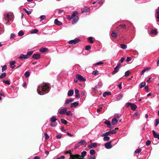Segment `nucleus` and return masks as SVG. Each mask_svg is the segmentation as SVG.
Masks as SVG:
<instances>
[{
  "label": "nucleus",
  "mask_w": 159,
  "mask_h": 159,
  "mask_svg": "<svg viewBox=\"0 0 159 159\" xmlns=\"http://www.w3.org/2000/svg\"><path fill=\"white\" fill-rule=\"evenodd\" d=\"M80 146V144L79 142H78L75 144V145L74 146V148L75 149H76L79 147Z\"/></svg>",
  "instance_id": "32"
},
{
  "label": "nucleus",
  "mask_w": 159,
  "mask_h": 159,
  "mask_svg": "<svg viewBox=\"0 0 159 159\" xmlns=\"http://www.w3.org/2000/svg\"><path fill=\"white\" fill-rule=\"evenodd\" d=\"M55 24L57 25H60L62 24V23L58 20L57 19H55L54 20Z\"/></svg>",
  "instance_id": "18"
},
{
  "label": "nucleus",
  "mask_w": 159,
  "mask_h": 159,
  "mask_svg": "<svg viewBox=\"0 0 159 159\" xmlns=\"http://www.w3.org/2000/svg\"><path fill=\"white\" fill-rule=\"evenodd\" d=\"M89 11V8H84L83 9V10L82 11V13H85L88 12V11Z\"/></svg>",
  "instance_id": "30"
},
{
  "label": "nucleus",
  "mask_w": 159,
  "mask_h": 159,
  "mask_svg": "<svg viewBox=\"0 0 159 159\" xmlns=\"http://www.w3.org/2000/svg\"><path fill=\"white\" fill-rule=\"evenodd\" d=\"M15 63L16 62L14 61H11L10 62L9 64L11 66V68L12 69H13L15 68Z\"/></svg>",
  "instance_id": "15"
},
{
  "label": "nucleus",
  "mask_w": 159,
  "mask_h": 159,
  "mask_svg": "<svg viewBox=\"0 0 159 159\" xmlns=\"http://www.w3.org/2000/svg\"><path fill=\"white\" fill-rule=\"evenodd\" d=\"M74 90H69L68 92L67 95L69 96H71L73 94Z\"/></svg>",
  "instance_id": "20"
},
{
  "label": "nucleus",
  "mask_w": 159,
  "mask_h": 159,
  "mask_svg": "<svg viewBox=\"0 0 159 159\" xmlns=\"http://www.w3.org/2000/svg\"><path fill=\"white\" fill-rule=\"evenodd\" d=\"M103 140L105 141H108L110 139V137L108 136H103Z\"/></svg>",
  "instance_id": "29"
},
{
  "label": "nucleus",
  "mask_w": 159,
  "mask_h": 159,
  "mask_svg": "<svg viewBox=\"0 0 159 159\" xmlns=\"http://www.w3.org/2000/svg\"><path fill=\"white\" fill-rule=\"evenodd\" d=\"M46 17L44 15H42L40 16V21H42L46 18Z\"/></svg>",
  "instance_id": "43"
},
{
  "label": "nucleus",
  "mask_w": 159,
  "mask_h": 159,
  "mask_svg": "<svg viewBox=\"0 0 159 159\" xmlns=\"http://www.w3.org/2000/svg\"><path fill=\"white\" fill-rule=\"evenodd\" d=\"M29 58V57H27V55H26L21 54L20 55V56L19 57V58L21 59V60H23L24 59H26Z\"/></svg>",
  "instance_id": "11"
},
{
  "label": "nucleus",
  "mask_w": 159,
  "mask_h": 159,
  "mask_svg": "<svg viewBox=\"0 0 159 159\" xmlns=\"http://www.w3.org/2000/svg\"><path fill=\"white\" fill-rule=\"evenodd\" d=\"M91 48V46L89 45H87L85 47V50H89Z\"/></svg>",
  "instance_id": "64"
},
{
  "label": "nucleus",
  "mask_w": 159,
  "mask_h": 159,
  "mask_svg": "<svg viewBox=\"0 0 159 159\" xmlns=\"http://www.w3.org/2000/svg\"><path fill=\"white\" fill-rule=\"evenodd\" d=\"M118 116V115L117 114L115 116L116 118L115 117L112 119L111 120V123L113 125H115L117 124L118 122V120L117 119H118L119 118V116Z\"/></svg>",
  "instance_id": "5"
},
{
  "label": "nucleus",
  "mask_w": 159,
  "mask_h": 159,
  "mask_svg": "<svg viewBox=\"0 0 159 159\" xmlns=\"http://www.w3.org/2000/svg\"><path fill=\"white\" fill-rule=\"evenodd\" d=\"M120 46L121 48L124 49H125L127 47V45L124 44H121Z\"/></svg>",
  "instance_id": "36"
},
{
  "label": "nucleus",
  "mask_w": 159,
  "mask_h": 159,
  "mask_svg": "<svg viewBox=\"0 0 159 159\" xmlns=\"http://www.w3.org/2000/svg\"><path fill=\"white\" fill-rule=\"evenodd\" d=\"M111 143V141H110L108 143H106L104 144L105 147L108 149H110L112 147V145Z\"/></svg>",
  "instance_id": "9"
},
{
  "label": "nucleus",
  "mask_w": 159,
  "mask_h": 159,
  "mask_svg": "<svg viewBox=\"0 0 159 159\" xmlns=\"http://www.w3.org/2000/svg\"><path fill=\"white\" fill-rule=\"evenodd\" d=\"M38 31L39 30L37 29H35L34 30H32L31 32V33L32 34H35L37 33Z\"/></svg>",
  "instance_id": "50"
},
{
  "label": "nucleus",
  "mask_w": 159,
  "mask_h": 159,
  "mask_svg": "<svg viewBox=\"0 0 159 159\" xmlns=\"http://www.w3.org/2000/svg\"><path fill=\"white\" fill-rule=\"evenodd\" d=\"M66 114L67 116H72V114L71 111H67L66 112Z\"/></svg>",
  "instance_id": "27"
},
{
  "label": "nucleus",
  "mask_w": 159,
  "mask_h": 159,
  "mask_svg": "<svg viewBox=\"0 0 159 159\" xmlns=\"http://www.w3.org/2000/svg\"><path fill=\"white\" fill-rule=\"evenodd\" d=\"M44 135L45 136V139L46 140H47L49 138V137L47 133H45Z\"/></svg>",
  "instance_id": "55"
},
{
  "label": "nucleus",
  "mask_w": 159,
  "mask_h": 159,
  "mask_svg": "<svg viewBox=\"0 0 159 159\" xmlns=\"http://www.w3.org/2000/svg\"><path fill=\"white\" fill-rule=\"evenodd\" d=\"M92 38L91 37H90L89 38L88 40L89 42L91 43H93V41L92 40Z\"/></svg>",
  "instance_id": "54"
},
{
  "label": "nucleus",
  "mask_w": 159,
  "mask_h": 159,
  "mask_svg": "<svg viewBox=\"0 0 159 159\" xmlns=\"http://www.w3.org/2000/svg\"><path fill=\"white\" fill-rule=\"evenodd\" d=\"M73 101H74V99H67L65 103V106H66L67 104L70 103L71 102H73Z\"/></svg>",
  "instance_id": "17"
},
{
  "label": "nucleus",
  "mask_w": 159,
  "mask_h": 159,
  "mask_svg": "<svg viewBox=\"0 0 159 159\" xmlns=\"http://www.w3.org/2000/svg\"><path fill=\"white\" fill-rule=\"evenodd\" d=\"M75 97L77 98H79L80 96L79 95V91L77 89L75 88Z\"/></svg>",
  "instance_id": "12"
},
{
  "label": "nucleus",
  "mask_w": 159,
  "mask_h": 159,
  "mask_svg": "<svg viewBox=\"0 0 159 159\" xmlns=\"http://www.w3.org/2000/svg\"><path fill=\"white\" fill-rule=\"evenodd\" d=\"M97 143H91L89 144L88 147L89 148L91 149L93 148H95L97 147Z\"/></svg>",
  "instance_id": "10"
},
{
  "label": "nucleus",
  "mask_w": 159,
  "mask_h": 159,
  "mask_svg": "<svg viewBox=\"0 0 159 159\" xmlns=\"http://www.w3.org/2000/svg\"><path fill=\"white\" fill-rule=\"evenodd\" d=\"M3 32V28L1 26V25H0V34L2 33Z\"/></svg>",
  "instance_id": "60"
},
{
  "label": "nucleus",
  "mask_w": 159,
  "mask_h": 159,
  "mask_svg": "<svg viewBox=\"0 0 159 159\" xmlns=\"http://www.w3.org/2000/svg\"><path fill=\"white\" fill-rule=\"evenodd\" d=\"M76 77L77 79L80 81L84 82L86 81V79L80 75H77L76 76Z\"/></svg>",
  "instance_id": "7"
},
{
  "label": "nucleus",
  "mask_w": 159,
  "mask_h": 159,
  "mask_svg": "<svg viewBox=\"0 0 159 159\" xmlns=\"http://www.w3.org/2000/svg\"><path fill=\"white\" fill-rule=\"evenodd\" d=\"M115 129L114 130H113L111 131H110V134H115L116 133V129Z\"/></svg>",
  "instance_id": "61"
},
{
  "label": "nucleus",
  "mask_w": 159,
  "mask_h": 159,
  "mask_svg": "<svg viewBox=\"0 0 159 159\" xmlns=\"http://www.w3.org/2000/svg\"><path fill=\"white\" fill-rule=\"evenodd\" d=\"M111 95V93L110 92H104L103 94V96L104 97H106L107 95Z\"/></svg>",
  "instance_id": "25"
},
{
  "label": "nucleus",
  "mask_w": 159,
  "mask_h": 159,
  "mask_svg": "<svg viewBox=\"0 0 159 159\" xmlns=\"http://www.w3.org/2000/svg\"><path fill=\"white\" fill-rule=\"evenodd\" d=\"M151 142L149 140H147L146 142V145L147 146L151 144Z\"/></svg>",
  "instance_id": "63"
},
{
  "label": "nucleus",
  "mask_w": 159,
  "mask_h": 159,
  "mask_svg": "<svg viewBox=\"0 0 159 159\" xmlns=\"http://www.w3.org/2000/svg\"><path fill=\"white\" fill-rule=\"evenodd\" d=\"M57 123L56 122H52L51 124L50 125L52 127H54L57 125Z\"/></svg>",
  "instance_id": "49"
},
{
  "label": "nucleus",
  "mask_w": 159,
  "mask_h": 159,
  "mask_svg": "<svg viewBox=\"0 0 159 159\" xmlns=\"http://www.w3.org/2000/svg\"><path fill=\"white\" fill-rule=\"evenodd\" d=\"M79 20V18L78 17L76 16L75 17L73 20L72 23L73 24H74L75 23H76Z\"/></svg>",
  "instance_id": "28"
},
{
  "label": "nucleus",
  "mask_w": 159,
  "mask_h": 159,
  "mask_svg": "<svg viewBox=\"0 0 159 159\" xmlns=\"http://www.w3.org/2000/svg\"><path fill=\"white\" fill-rule=\"evenodd\" d=\"M159 123V119L155 120V126H157Z\"/></svg>",
  "instance_id": "41"
},
{
  "label": "nucleus",
  "mask_w": 159,
  "mask_h": 159,
  "mask_svg": "<svg viewBox=\"0 0 159 159\" xmlns=\"http://www.w3.org/2000/svg\"><path fill=\"white\" fill-rule=\"evenodd\" d=\"M92 74L95 75H97L98 74V71L97 70H95L93 72Z\"/></svg>",
  "instance_id": "51"
},
{
  "label": "nucleus",
  "mask_w": 159,
  "mask_h": 159,
  "mask_svg": "<svg viewBox=\"0 0 159 159\" xmlns=\"http://www.w3.org/2000/svg\"><path fill=\"white\" fill-rule=\"evenodd\" d=\"M152 132L154 137L155 138H157L159 140V134H157L154 130H153Z\"/></svg>",
  "instance_id": "19"
},
{
  "label": "nucleus",
  "mask_w": 159,
  "mask_h": 159,
  "mask_svg": "<svg viewBox=\"0 0 159 159\" xmlns=\"http://www.w3.org/2000/svg\"><path fill=\"white\" fill-rule=\"evenodd\" d=\"M80 157V156L78 154H76L75 155V158H74V159H83L82 158H79Z\"/></svg>",
  "instance_id": "53"
},
{
  "label": "nucleus",
  "mask_w": 159,
  "mask_h": 159,
  "mask_svg": "<svg viewBox=\"0 0 159 159\" xmlns=\"http://www.w3.org/2000/svg\"><path fill=\"white\" fill-rule=\"evenodd\" d=\"M78 14V12L77 11H74L73 12L71 15H68L67 17V19L68 20H71L74 18Z\"/></svg>",
  "instance_id": "2"
},
{
  "label": "nucleus",
  "mask_w": 159,
  "mask_h": 159,
  "mask_svg": "<svg viewBox=\"0 0 159 159\" xmlns=\"http://www.w3.org/2000/svg\"><path fill=\"white\" fill-rule=\"evenodd\" d=\"M5 19L6 20H11L13 17V15L11 13H7L4 15Z\"/></svg>",
  "instance_id": "4"
},
{
  "label": "nucleus",
  "mask_w": 159,
  "mask_h": 159,
  "mask_svg": "<svg viewBox=\"0 0 159 159\" xmlns=\"http://www.w3.org/2000/svg\"><path fill=\"white\" fill-rule=\"evenodd\" d=\"M57 120V119L55 116L52 117L50 120L51 122H55Z\"/></svg>",
  "instance_id": "26"
},
{
  "label": "nucleus",
  "mask_w": 159,
  "mask_h": 159,
  "mask_svg": "<svg viewBox=\"0 0 159 159\" xmlns=\"http://www.w3.org/2000/svg\"><path fill=\"white\" fill-rule=\"evenodd\" d=\"M95 151L94 150L91 149L90 150V153L91 155H93L95 153Z\"/></svg>",
  "instance_id": "42"
},
{
  "label": "nucleus",
  "mask_w": 159,
  "mask_h": 159,
  "mask_svg": "<svg viewBox=\"0 0 159 159\" xmlns=\"http://www.w3.org/2000/svg\"><path fill=\"white\" fill-rule=\"evenodd\" d=\"M79 104V102L78 101L72 103L70 106L71 108L74 107L78 106Z\"/></svg>",
  "instance_id": "14"
},
{
  "label": "nucleus",
  "mask_w": 159,
  "mask_h": 159,
  "mask_svg": "<svg viewBox=\"0 0 159 159\" xmlns=\"http://www.w3.org/2000/svg\"><path fill=\"white\" fill-rule=\"evenodd\" d=\"M87 154V152L85 151H84L81 152V156L82 157H84Z\"/></svg>",
  "instance_id": "35"
},
{
  "label": "nucleus",
  "mask_w": 159,
  "mask_h": 159,
  "mask_svg": "<svg viewBox=\"0 0 159 159\" xmlns=\"http://www.w3.org/2000/svg\"><path fill=\"white\" fill-rule=\"evenodd\" d=\"M80 41L79 39L77 38H75L74 39L71 40L69 41L68 43L71 44H75Z\"/></svg>",
  "instance_id": "6"
},
{
  "label": "nucleus",
  "mask_w": 159,
  "mask_h": 159,
  "mask_svg": "<svg viewBox=\"0 0 159 159\" xmlns=\"http://www.w3.org/2000/svg\"><path fill=\"white\" fill-rule=\"evenodd\" d=\"M102 84L101 82H99L98 83V85H97V88H99L100 87H101L102 86Z\"/></svg>",
  "instance_id": "57"
},
{
  "label": "nucleus",
  "mask_w": 159,
  "mask_h": 159,
  "mask_svg": "<svg viewBox=\"0 0 159 159\" xmlns=\"http://www.w3.org/2000/svg\"><path fill=\"white\" fill-rule=\"evenodd\" d=\"M3 83H5L6 84H7L8 85H9L10 84V82L8 80H3Z\"/></svg>",
  "instance_id": "52"
},
{
  "label": "nucleus",
  "mask_w": 159,
  "mask_h": 159,
  "mask_svg": "<svg viewBox=\"0 0 159 159\" xmlns=\"http://www.w3.org/2000/svg\"><path fill=\"white\" fill-rule=\"evenodd\" d=\"M6 74L5 73H3L0 75V79H2L6 76Z\"/></svg>",
  "instance_id": "33"
},
{
  "label": "nucleus",
  "mask_w": 159,
  "mask_h": 159,
  "mask_svg": "<svg viewBox=\"0 0 159 159\" xmlns=\"http://www.w3.org/2000/svg\"><path fill=\"white\" fill-rule=\"evenodd\" d=\"M25 75L27 78L29 77L30 75V72L29 71H26L25 73Z\"/></svg>",
  "instance_id": "38"
},
{
  "label": "nucleus",
  "mask_w": 159,
  "mask_h": 159,
  "mask_svg": "<svg viewBox=\"0 0 159 159\" xmlns=\"http://www.w3.org/2000/svg\"><path fill=\"white\" fill-rule=\"evenodd\" d=\"M117 33H116L115 31H113L112 32L111 35L112 37L114 38L115 39H116L117 37Z\"/></svg>",
  "instance_id": "24"
},
{
  "label": "nucleus",
  "mask_w": 159,
  "mask_h": 159,
  "mask_svg": "<svg viewBox=\"0 0 159 159\" xmlns=\"http://www.w3.org/2000/svg\"><path fill=\"white\" fill-rule=\"evenodd\" d=\"M61 122L62 123L65 124H66L67 123V121L64 119H61Z\"/></svg>",
  "instance_id": "48"
},
{
  "label": "nucleus",
  "mask_w": 159,
  "mask_h": 159,
  "mask_svg": "<svg viewBox=\"0 0 159 159\" xmlns=\"http://www.w3.org/2000/svg\"><path fill=\"white\" fill-rule=\"evenodd\" d=\"M104 1V0H98V3L99 4L102 5Z\"/></svg>",
  "instance_id": "44"
},
{
  "label": "nucleus",
  "mask_w": 159,
  "mask_h": 159,
  "mask_svg": "<svg viewBox=\"0 0 159 159\" xmlns=\"http://www.w3.org/2000/svg\"><path fill=\"white\" fill-rule=\"evenodd\" d=\"M46 50V48H42L40 50V52L43 53L45 52Z\"/></svg>",
  "instance_id": "39"
},
{
  "label": "nucleus",
  "mask_w": 159,
  "mask_h": 159,
  "mask_svg": "<svg viewBox=\"0 0 159 159\" xmlns=\"http://www.w3.org/2000/svg\"><path fill=\"white\" fill-rule=\"evenodd\" d=\"M16 35L15 34L12 33L10 35V39H13L15 37Z\"/></svg>",
  "instance_id": "58"
},
{
  "label": "nucleus",
  "mask_w": 159,
  "mask_h": 159,
  "mask_svg": "<svg viewBox=\"0 0 159 159\" xmlns=\"http://www.w3.org/2000/svg\"><path fill=\"white\" fill-rule=\"evenodd\" d=\"M80 144L81 145H86L87 144V142L84 140H81L80 142H79Z\"/></svg>",
  "instance_id": "23"
},
{
  "label": "nucleus",
  "mask_w": 159,
  "mask_h": 159,
  "mask_svg": "<svg viewBox=\"0 0 159 159\" xmlns=\"http://www.w3.org/2000/svg\"><path fill=\"white\" fill-rule=\"evenodd\" d=\"M40 55L38 53L34 54L33 55L32 58L35 59H38L40 58Z\"/></svg>",
  "instance_id": "13"
},
{
  "label": "nucleus",
  "mask_w": 159,
  "mask_h": 159,
  "mask_svg": "<svg viewBox=\"0 0 159 159\" xmlns=\"http://www.w3.org/2000/svg\"><path fill=\"white\" fill-rule=\"evenodd\" d=\"M33 52V51H28L27 52V54L26 55H27V57H28V56H31Z\"/></svg>",
  "instance_id": "37"
},
{
  "label": "nucleus",
  "mask_w": 159,
  "mask_h": 159,
  "mask_svg": "<svg viewBox=\"0 0 159 159\" xmlns=\"http://www.w3.org/2000/svg\"><path fill=\"white\" fill-rule=\"evenodd\" d=\"M50 88L46 84H45L43 85H39L37 89L38 93L40 95H44L49 92Z\"/></svg>",
  "instance_id": "1"
},
{
  "label": "nucleus",
  "mask_w": 159,
  "mask_h": 159,
  "mask_svg": "<svg viewBox=\"0 0 159 159\" xmlns=\"http://www.w3.org/2000/svg\"><path fill=\"white\" fill-rule=\"evenodd\" d=\"M151 33L152 34H157V30L156 29H154L151 31Z\"/></svg>",
  "instance_id": "31"
},
{
  "label": "nucleus",
  "mask_w": 159,
  "mask_h": 159,
  "mask_svg": "<svg viewBox=\"0 0 159 159\" xmlns=\"http://www.w3.org/2000/svg\"><path fill=\"white\" fill-rule=\"evenodd\" d=\"M23 10L25 11V12L27 13V14L28 15L30 14L31 13V11H28L27 9L25 8L23 9Z\"/></svg>",
  "instance_id": "34"
},
{
  "label": "nucleus",
  "mask_w": 159,
  "mask_h": 159,
  "mask_svg": "<svg viewBox=\"0 0 159 159\" xmlns=\"http://www.w3.org/2000/svg\"><path fill=\"white\" fill-rule=\"evenodd\" d=\"M146 83L145 82H142L141 83L140 88H142L145 86Z\"/></svg>",
  "instance_id": "47"
},
{
  "label": "nucleus",
  "mask_w": 159,
  "mask_h": 159,
  "mask_svg": "<svg viewBox=\"0 0 159 159\" xmlns=\"http://www.w3.org/2000/svg\"><path fill=\"white\" fill-rule=\"evenodd\" d=\"M121 66V64L120 63H117L116 66L114 68V71L111 73L112 75H114L116 73L118 72Z\"/></svg>",
  "instance_id": "3"
},
{
  "label": "nucleus",
  "mask_w": 159,
  "mask_h": 159,
  "mask_svg": "<svg viewBox=\"0 0 159 159\" xmlns=\"http://www.w3.org/2000/svg\"><path fill=\"white\" fill-rule=\"evenodd\" d=\"M137 106L135 105L134 103H132L131 108L132 110L134 111L137 108Z\"/></svg>",
  "instance_id": "22"
},
{
  "label": "nucleus",
  "mask_w": 159,
  "mask_h": 159,
  "mask_svg": "<svg viewBox=\"0 0 159 159\" xmlns=\"http://www.w3.org/2000/svg\"><path fill=\"white\" fill-rule=\"evenodd\" d=\"M130 74V73L129 72V71L128 70V71H126L125 73V75L126 76H128Z\"/></svg>",
  "instance_id": "56"
},
{
  "label": "nucleus",
  "mask_w": 159,
  "mask_h": 159,
  "mask_svg": "<svg viewBox=\"0 0 159 159\" xmlns=\"http://www.w3.org/2000/svg\"><path fill=\"white\" fill-rule=\"evenodd\" d=\"M18 36H20L24 35V32L22 30H20L18 33Z\"/></svg>",
  "instance_id": "45"
},
{
  "label": "nucleus",
  "mask_w": 159,
  "mask_h": 159,
  "mask_svg": "<svg viewBox=\"0 0 159 159\" xmlns=\"http://www.w3.org/2000/svg\"><path fill=\"white\" fill-rule=\"evenodd\" d=\"M110 134V131L107 132L105 133H103L102 132L101 133V135L102 137L105 136H108Z\"/></svg>",
  "instance_id": "21"
},
{
  "label": "nucleus",
  "mask_w": 159,
  "mask_h": 159,
  "mask_svg": "<svg viewBox=\"0 0 159 159\" xmlns=\"http://www.w3.org/2000/svg\"><path fill=\"white\" fill-rule=\"evenodd\" d=\"M122 97H123V95H122L121 94L120 95L118 96L116 98L118 100H120L122 98Z\"/></svg>",
  "instance_id": "62"
},
{
  "label": "nucleus",
  "mask_w": 159,
  "mask_h": 159,
  "mask_svg": "<svg viewBox=\"0 0 159 159\" xmlns=\"http://www.w3.org/2000/svg\"><path fill=\"white\" fill-rule=\"evenodd\" d=\"M67 111V109L66 108H62L61 109H59L58 112L59 114L61 115H63L66 114Z\"/></svg>",
  "instance_id": "8"
},
{
  "label": "nucleus",
  "mask_w": 159,
  "mask_h": 159,
  "mask_svg": "<svg viewBox=\"0 0 159 159\" xmlns=\"http://www.w3.org/2000/svg\"><path fill=\"white\" fill-rule=\"evenodd\" d=\"M7 66L6 65H4L3 66H2V71L3 72L4 71L7 69Z\"/></svg>",
  "instance_id": "40"
},
{
  "label": "nucleus",
  "mask_w": 159,
  "mask_h": 159,
  "mask_svg": "<svg viewBox=\"0 0 159 159\" xmlns=\"http://www.w3.org/2000/svg\"><path fill=\"white\" fill-rule=\"evenodd\" d=\"M105 124L107 125V127L110 128L111 129H112V127L111 126L110 122L107 120H106L104 121Z\"/></svg>",
  "instance_id": "16"
},
{
  "label": "nucleus",
  "mask_w": 159,
  "mask_h": 159,
  "mask_svg": "<svg viewBox=\"0 0 159 159\" xmlns=\"http://www.w3.org/2000/svg\"><path fill=\"white\" fill-rule=\"evenodd\" d=\"M141 151V149L140 148L137 149L135 151V153L136 154H139V152Z\"/></svg>",
  "instance_id": "46"
},
{
  "label": "nucleus",
  "mask_w": 159,
  "mask_h": 159,
  "mask_svg": "<svg viewBox=\"0 0 159 159\" xmlns=\"http://www.w3.org/2000/svg\"><path fill=\"white\" fill-rule=\"evenodd\" d=\"M62 136V134H59L56 136V137L57 139H61Z\"/></svg>",
  "instance_id": "59"
}]
</instances>
